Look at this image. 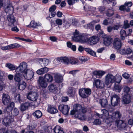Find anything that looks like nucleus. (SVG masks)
Masks as SVG:
<instances>
[{
	"mask_svg": "<svg viewBox=\"0 0 133 133\" xmlns=\"http://www.w3.org/2000/svg\"><path fill=\"white\" fill-rule=\"evenodd\" d=\"M26 86V83H24L23 84H19L18 88L19 90H22L25 89Z\"/></svg>",
	"mask_w": 133,
	"mask_h": 133,
	"instance_id": "de8ad7c7",
	"label": "nucleus"
},
{
	"mask_svg": "<svg viewBox=\"0 0 133 133\" xmlns=\"http://www.w3.org/2000/svg\"><path fill=\"white\" fill-rule=\"evenodd\" d=\"M79 60L82 62H85L88 60L86 58H85V57H83L82 56H79Z\"/></svg>",
	"mask_w": 133,
	"mask_h": 133,
	"instance_id": "8fccbe9b",
	"label": "nucleus"
},
{
	"mask_svg": "<svg viewBox=\"0 0 133 133\" xmlns=\"http://www.w3.org/2000/svg\"><path fill=\"white\" fill-rule=\"evenodd\" d=\"M85 92V93L87 95V97L88 96L90 95L91 93V90L88 88H83Z\"/></svg>",
	"mask_w": 133,
	"mask_h": 133,
	"instance_id": "a18cd8bd",
	"label": "nucleus"
},
{
	"mask_svg": "<svg viewBox=\"0 0 133 133\" xmlns=\"http://www.w3.org/2000/svg\"><path fill=\"white\" fill-rule=\"evenodd\" d=\"M78 71L77 70H73L72 71H70L68 73L69 74H71L74 76L76 74V72Z\"/></svg>",
	"mask_w": 133,
	"mask_h": 133,
	"instance_id": "338daca9",
	"label": "nucleus"
},
{
	"mask_svg": "<svg viewBox=\"0 0 133 133\" xmlns=\"http://www.w3.org/2000/svg\"><path fill=\"white\" fill-rule=\"evenodd\" d=\"M33 115L35 118L39 119L42 117V114L40 110H37L33 113Z\"/></svg>",
	"mask_w": 133,
	"mask_h": 133,
	"instance_id": "c85d7f7f",
	"label": "nucleus"
},
{
	"mask_svg": "<svg viewBox=\"0 0 133 133\" xmlns=\"http://www.w3.org/2000/svg\"><path fill=\"white\" fill-rule=\"evenodd\" d=\"M55 81L58 83H60L62 82V77L60 75L56 74L55 75Z\"/></svg>",
	"mask_w": 133,
	"mask_h": 133,
	"instance_id": "4c0bfd02",
	"label": "nucleus"
},
{
	"mask_svg": "<svg viewBox=\"0 0 133 133\" xmlns=\"http://www.w3.org/2000/svg\"><path fill=\"white\" fill-rule=\"evenodd\" d=\"M99 102L102 107L105 108L107 109H109V108L110 107V106L108 105V101L106 99H100Z\"/></svg>",
	"mask_w": 133,
	"mask_h": 133,
	"instance_id": "4be33fe9",
	"label": "nucleus"
},
{
	"mask_svg": "<svg viewBox=\"0 0 133 133\" xmlns=\"http://www.w3.org/2000/svg\"><path fill=\"white\" fill-rule=\"evenodd\" d=\"M122 87L118 84H115L114 86V90L118 92H120L122 89Z\"/></svg>",
	"mask_w": 133,
	"mask_h": 133,
	"instance_id": "c9c22d12",
	"label": "nucleus"
},
{
	"mask_svg": "<svg viewBox=\"0 0 133 133\" xmlns=\"http://www.w3.org/2000/svg\"><path fill=\"white\" fill-rule=\"evenodd\" d=\"M121 37L122 39L124 40L127 35L126 31L123 29H122L120 31Z\"/></svg>",
	"mask_w": 133,
	"mask_h": 133,
	"instance_id": "e433bc0d",
	"label": "nucleus"
},
{
	"mask_svg": "<svg viewBox=\"0 0 133 133\" xmlns=\"http://www.w3.org/2000/svg\"><path fill=\"white\" fill-rule=\"evenodd\" d=\"M122 116L121 113L119 111H117L113 113L111 116L112 119L114 120H117L120 119Z\"/></svg>",
	"mask_w": 133,
	"mask_h": 133,
	"instance_id": "5701e85b",
	"label": "nucleus"
},
{
	"mask_svg": "<svg viewBox=\"0 0 133 133\" xmlns=\"http://www.w3.org/2000/svg\"><path fill=\"white\" fill-rule=\"evenodd\" d=\"M3 9L6 13L12 14L14 8L12 4L10 3H7L3 6Z\"/></svg>",
	"mask_w": 133,
	"mask_h": 133,
	"instance_id": "0eeeda50",
	"label": "nucleus"
},
{
	"mask_svg": "<svg viewBox=\"0 0 133 133\" xmlns=\"http://www.w3.org/2000/svg\"><path fill=\"white\" fill-rule=\"evenodd\" d=\"M99 40V38L96 36H93L88 38L87 42L91 45H93L97 43Z\"/></svg>",
	"mask_w": 133,
	"mask_h": 133,
	"instance_id": "aec40b11",
	"label": "nucleus"
},
{
	"mask_svg": "<svg viewBox=\"0 0 133 133\" xmlns=\"http://www.w3.org/2000/svg\"><path fill=\"white\" fill-rule=\"evenodd\" d=\"M119 97L116 94L113 95L111 97V103L112 105L114 107L118 105L119 102Z\"/></svg>",
	"mask_w": 133,
	"mask_h": 133,
	"instance_id": "6e6552de",
	"label": "nucleus"
},
{
	"mask_svg": "<svg viewBox=\"0 0 133 133\" xmlns=\"http://www.w3.org/2000/svg\"><path fill=\"white\" fill-rule=\"evenodd\" d=\"M86 109L80 105H76L74 107L73 110L70 111V114L75 115L76 117L80 120H85L86 118L84 114L86 112Z\"/></svg>",
	"mask_w": 133,
	"mask_h": 133,
	"instance_id": "f257e3e1",
	"label": "nucleus"
},
{
	"mask_svg": "<svg viewBox=\"0 0 133 133\" xmlns=\"http://www.w3.org/2000/svg\"><path fill=\"white\" fill-rule=\"evenodd\" d=\"M48 88L49 91L52 92H54L57 89L56 85L53 84L49 85L48 86Z\"/></svg>",
	"mask_w": 133,
	"mask_h": 133,
	"instance_id": "473e14b6",
	"label": "nucleus"
},
{
	"mask_svg": "<svg viewBox=\"0 0 133 133\" xmlns=\"http://www.w3.org/2000/svg\"><path fill=\"white\" fill-rule=\"evenodd\" d=\"M70 63L72 64H76L78 62V61L75 58H71L69 59Z\"/></svg>",
	"mask_w": 133,
	"mask_h": 133,
	"instance_id": "49530a36",
	"label": "nucleus"
},
{
	"mask_svg": "<svg viewBox=\"0 0 133 133\" xmlns=\"http://www.w3.org/2000/svg\"><path fill=\"white\" fill-rule=\"evenodd\" d=\"M13 115L14 116H16L19 113V111L17 109L15 108H14L13 111Z\"/></svg>",
	"mask_w": 133,
	"mask_h": 133,
	"instance_id": "864d4df0",
	"label": "nucleus"
},
{
	"mask_svg": "<svg viewBox=\"0 0 133 133\" xmlns=\"http://www.w3.org/2000/svg\"><path fill=\"white\" fill-rule=\"evenodd\" d=\"M30 106V103L28 102H26L21 104L19 109L22 111H23L27 109Z\"/></svg>",
	"mask_w": 133,
	"mask_h": 133,
	"instance_id": "a878e982",
	"label": "nucleus"
},
{
	"mask_svg": "<svg viewBox=\"0 0 133 133\" xmlns=\"http://www.w3.org/2000/svg\"><path fill=\"white\" fill-rule=\"evenodd\" d=\"M15 99L17 100V101H18L19 102H21V101L20 98V94H17L15 97Z\"/></svg>",
	"mask_w": 133,
	"mask_h": 133,
	"instance_id": "6e6d98bb",
	"label": "nucleus"
},
{
	"mask_svg": "<svg viewBox=\"0 0 133 133\" xmlns=\"http://www.w3.org/2000/svg\"><path fill=\"white\" fill-rule=\"evenodd\" d=\"M94 84L97 88H102L104 86L103 82L99 79H96L94 80Z\"/></svg>",
	"mask_w": 133,
	"mask_h": 133,
	"instance_id": "f3484780",
	"label": "nucleus"
},
{
	"mask_svg": "<svg viewBox=\"0 0 133 133\" xmlns=\"http://www.w3.org/2000/svg\"><path fill=\"white\" fill-rule=\"evenodd\" d=\"M131 96L130 95H124L122 97V102L124 104H128L131 102Z\"/></svg>",
	"mask_w": 133,
	"mask_h": 133,
	"instance_id": "dca6fc26",
	"label": "nucleus"
},
{
	"mask_svg": "<svg viewBox=\"0 0 133 133\" xmlns=\"http://www.w3.org/2000/svg\"><path fill=\"white\" fill-rule=\"evenodd\" d=\"M5 66L11 70H15L16 68L14 65L10 63H6L5 64Z\"/></svg>",
	"mask_w": 133,
	"mask_h": 133,
	"instance_id": "58836bf2",
	"label": "nucleus"
},
{
	"mask_svg": "<svg viewBox=\"0 0 133 133\" xmlns=\"http://www.w3.org/2000/svg\"><path fill=\"white\" fill-rule=\"evenodd\" d=\"M41 23H37L34 21H31L30 24L27 25V27H32L34 28H35L37 26H41Z\"/></svg>",
	"mask_w": 133,
	"mask_h": 133,
	"instance_id": "7c9ffc66",
	"label": "nucleus"
},
{
	"mask_svg": "<svg viewBox=\"0 0 133 133\" xmlns=\"http://www.w3.org/2000/svg\"><path fill=\"white\" fill-rule=\"evenodd\" d=\"M60 127L58 125H57L54 128L53 130L55 133H64L63 130L61 129Z\"/></svg>",
	"mask_w": 133,
	"mask_h": 133,
	"instance_id": "f704fd0d",
	"label": "nucleus"
},
{
	"mask_svg": "<svg viewBox=\"0 0 133 133\" xmlns=\"http://www.w3.org/2000/svg\"><path fill=\"white\" fill-rule=\"evenodd\" d=\"M123 90L124 95H130L129 93L130 90V89L129 87L127 86L125 87Z\"/></svg>",
	"mask_w": 133,
	"mask_h": 133,
	"instance_id": "c03bdc74",
	"label": "nucleus"
},
{
	"mask_svg": "<svg viewBox=\"0 0 133 133\" xmlns=\"http://www.w3.org/2000/svg\"><path fill=\"white\" fill-rule=\"evenodd\" d=\"M52 131V127L51 126L45 127L44 130V133H49Z\"/></svg>",
	"mask_w": 133,
	"mask_h": 133,
	"instance_id": "a19ab883",
	"label": "nucleus"
},
{
	"mask_svg": "<svg viewBox=\"0 0 133 133\" xmlns=\"http://www.w3.org/2000/svg\"><path fill=\"white\" fill-rule=\"evenodd\" d=\"M120 27V25H114L113 27V29L114 30H117Z\"/></svg>",
	"mask_w": 133,
	"mask_h": 133,
	"instance_id": "0e129e2a",
	"label": "nucleus"
},
{
	"mask_svg": "<svg viewBox=\"0 0 133 133\" xmlns=\"http://www.w3.org/2000/svg\"><path fill=\"white\" fill-rule=\"evenodd\" d=\"M70 108V107L67 105H61L58 107L59 110L64 115L68 114Z\"/></svg>",
	"mask_w": 133,
	"mask_h": 133,
	"instance_id": "9b49d317",
	"label": "nucleus"
},
{
	"mask_svg": "<svg viewBox=\"0 0 133 133\" xmlns=\"http://www.w3.org/2000/svg\"><path fill=\"white\" fill-rule=\"evenodd\" d=\"M6 21L9 26L14 25V23L16 22L15 17L12 14H9L6 16Z\"/></svg>",
	"mask_w": 133,
	"mask_h": 133,
	"instance_id": "1a4fd4ad",
	"label": "nucleus"
},
{
	"mask_svg": "<svg viewBox=\"0 0 133 133\" xmlns=\"http://www.w3.org/2000/svg\"><path fill=\"white\" fill-rule=\"evenodd\" d=\"M47 111L51 114H54L58 112V110L54 106L50 105H48Z\"/></svg>",
	"mask_w": 133,
	"mask_h": 133,
	"instance_id": "b1692460",
	"label": "nucleus"
},
{
	"mask_svg": "<svg viewBox=\"0 0 133 133\" xmlns=\"http://www.w3.org/2000/svg\"><path fill=\"white\" fill-rule=\"evenodd\" d=\"M102 112L103 115L106 117H108L109 116V113L107 110L106 109H103L102 110Z\"/></svg>",
	"mask_w": 133,
	"mask_h": 133,
	"instance_id": "09e8293b",
	"label": "nucleus"
},
{
	"mask_svg": "<svg viewBox=\"0 0 133 133\" xmlns=\"http://www.w3.org/2000/svg\"><path fill=\"white\" fill-rule=\"evenodd\" d=\"M68 3L69 5H73L75 3L74 1L73 0H67Z\"/></svg>",
	"mask_w": 133,
	"mask_h": 133,
	"instance_id": "69168bd1",
	"label": "nucleus"
},
{
	"mask_svg": "<svg viewBox=\"0 0 133 133\" xmlns=\"http://www.w3.org/2000/svg\"><path fill=\"white\" fill-rule=\"evenodd\" d=\"M37 61L41 67L46 66L49 63V60L45 58H39Z\"/></svg>",
	"mask_w": 133,
	"mask_h": 133,
	"instance_id": "412c9836",
	"label": "nucleus"
},
{
	"mask_svg": "<svg viewBox=\"0 0 133 133\" xmlns=\"http://www.w3.org/2000/svg\"><path fill=\"white\" fill-rule=\"evenodd\" d=\"M56 23L58 25H61L62 23V21L61 19H58L55 21Z\"/></svg>",
	"mask_w": 133,
	"mask_h": 133,
	"instance_id": "5fc2aeb1",
	"label": "nucleus"
},
{
	"mask_svg": "<svg viewBox=\"0 0 133 133\" xmlns=\"http://www.w3.org/2000/svg\"><path fill=\"white\" fill-rule=\"evenodd\" d=\"M67 94L70 96H73L75 94V92L73 91L71 88H70L67 92Z\"/></svg>",
	"mask_w": 133,
	"mask_h": 133,
	"instance_id": "79ce46f5",
	"label": "nucleus"
},
{
	"mask_svg": "<svg viewBox=\"0 0 133 133\" xmlns=\"http://www.w3.org/2000/svg\"><path fill=\"white\" fill-rule=\"evenodd\" d=\"M50 13L49 15V17L50 18L53 17L55 16L56 15V13L55 12H50Z\"/></svg>",
	"mask_w": 133,
	"mask_h": 133,
	"instance_id": "e2e57ef3",
	"label": "nucleus"
},
{
	"mask_svg": "<svg viewBox=\"0 0 133 133\" xmlns=\"http://www.w3.org/2000/svg\"><path fill=\"white\" fill-rule=\"evenodd\" d=\"M116 123L117 127L120 129L126 131L129 130V128L127 127V124L123 121L118 120L116 121Z\"/></svg>",
	"mask_w": 133,
	"mask_h": 133,
	"instance_id": "39448f33",
	"label": "nucleus"
},
{
	"mask_svg": "<svg viewBox=\"0 0 133 133\" xmlns=\"http://www.w3.org/2000/svg\"><path fill=\"white\" fill-rule=\"evenodd\" d=\"M122 76L125 79H128L129 77V75L127 73H125L122 75Z\"/></svg>",
	"mask_w": 133,
	"mask_h": 133,
	"instance_id": "774afa93",
	"label": "nucleus"
},
{
	"mask_svg": "<svg viewBox=\"0 0 133 133\" xmlns=\"http://www.w3.org/2000/svg\"><path fill=\"white\" fill-rule=\"evenodd\" d=\"M5 85L2 82L0 83V91H2L5 87Z\"/></svg>",
	"mask_w": 133,
	"mask_h": 133,
	"instance_id": "680f3d73",
	"label": "nucleus"
},
{
	"mask_svg": "<svg viewBox=\"0 0 133 133\" xmlns=\"http://www.w3.org/2000/svg\"><path fill=\"white\" fill-rule=\"evenodd\" d=\"M79 93L80 96L82 98H85L87 97V95L83 88L80 89L79 91Z\"/></svg>",
	"mask_w": 133,
	"mask_h": 133,
	"instance_id": "72a5a7b5",
	"label": "nucleus"
},
{
	"mask_svg": "<svg viewBox=\"0 0 133 133\" xmlns=\"http://www.w3.org/2000/svg\"><path fill=\"white\" fill-rule=\"evenodd\" d=\"M28 69L27 64L23 62L20 64L19 66L16 68V71L23 75Z\"/></svg>",
	"mask_w": 133,
	"mask_h": 133,
	"instance_id": "20e7f679",
	"label": "nucleus"
},
{
	"mask_svg": "<svg viewBox=\"0 0 133 133\" xmlns=\"http://www.w3.org/2000/svg\"><path fill=\"white\" fill-rule=\"evenodd\" d=\"M38 96L37 93L33 92H29L27 96V98L33 101H35L37 100Z\"/></svg>",
	"mask_w": 133,
	"mask_h": 133,
	"instance_id": "ddd939ff",
	"label": "nucleus"
},
{
	"mask_svg": "<svg viewBox=\"0 0 133 133\" xmlns=\"http://www.w3.org/2000/svg\"><path fill=\"white\" fill-rule=\"evenodd\" d=\"M19 44L17 43L11 44L5 46H1V49L3 50H6L13 49V48L19 47Z\"/></svg>",
	"mask_w": 133,
	"mask_h": 133,
	"instance_id": "4468645a",
	"label": "nucleus"
},
{
	"mask_svg": "<svg viewBox=\"0 0 133 133\" xmlns=\"http://www.w3.org/2000/svg\"><path fill=\"white\" fill-rule=\"evenodd\" d=\"M38 83L39 87L43 88H46L48 85V83L43 77H39L38 80Z\"/></svg>",
	"mask_w": 133,
	"mask_h": 133,
	"instance_id": "f8f14e48",
	"label": "nucleus"
},
{
	"mask_svg": "<svg viewBox=\"0 0 133 133\" xmlns=\"http://www.w3.org/2000/svg\"><path fill=\"white\" fill-rule=\"evenodd\" d=\"M115 77L112 74H108L105 77V83L107 85L115 82Z\"/></svg>",
	"mask_w": 133,
	"mask_h": 133,
	"instance_id": "423d86ee",
	"label": "nucleus"
},
{
	"mask_svg": "<svg viewBox=\"0 0 133 133\" xmlns=\"http://www.w3.org/2000/svg\"><path fill=\"white\" fill-rule=\"evenodd\" d=\"M22 75L25 79L29 80L31 79L34 76V72L32 71L29 69Z\"/></svg>",
	"mask_w": 133,
	"mask_h": 133,
	"instance_id": "9d476101",
	"label": "nucleus"
},
{
	"mask_svg": "<svg viewBox=\"0 0 133 133\" xmlns=\"http://www.w3.org/2000/svg\"><path fill=\"white\" fill-rule=\"evenodd\" d=\"M124 26L125 28L127 29L129 28L130 26V24L128 23V21H125L124 22Z\"/></svg>",
	"mask_w": 133,
	"mask_h": 133,
	"instance_id": "3c124183",
	"label": "nucleus"
},
{
	"mask_svg": "<svg viewBox=\"0 0 133 133\" xmlns=\"http://www.w3.org/2000/svg\"><path fill=\"white\" fill-rule=\"evenodd\" d=\"M16 73L14 76V79L15 81L19 82L21 81V78L23 76L22 74L17 72L16 71Z\"/></svg>",
	"mask_w": 133,
	"mask_h": 133,
	"instance_id": "bb28decb",
	"label": "nucleus"
},
{
	"mask_svg": "<svg viewBox=\"0 0 133 133\" xmlns=\"http://www.w3.org/2000/svg\"><path fill=\"white\" fill-rule=\"evenodd\" d=\"M132 3L131 2H125V6L128 7H129L132 6Z\"/></svg>",
	"mask_w": 133,
	"mask_h": 133,
	"instance_id": "4d7b16f0",
	"label": "nucleus"
},
{
	"mask_svg": "<svg viewBox=\"0 0 133 133\" xmlns=\"http://www.w3.org/2000/svg\"><path fill=\"white\" fill-rule=\"evenodd\" d=\"M114 48L116 49H119L121 46V43L120 39L118 38H115L113 43Z\"/></svg>",
	"mask_w": 133,
	"mask_h": 133,
	"instance_id": "2eb2a0df",
	"label": "nucleus"
},
{
	"mask_svg": "<svg viewBox=\"0 0 133 133\" xmlns=\"http://www.w3.org/2000/svg\"><path fill=\"white\" fill-rule=\"evenodd\" d=\"M94 22H92L89 24H87L86 26V27L87 29H89L93 30L94 29Z\"/></svg>",
	"mask_w": 133,
	"mask_h": 133,
	"instance_id": "ea45409f",
	"label": "nucleus"
},
{
	"mask_svg": "<svg viewBox=\"0 0 133 133\" xmlns=\"http://www.w3.org/2000/svg\"><path fill=\"white\" fill-rule=\"evenodd\" d=\"M44 79L47 82H51L53 80V77L51 75L48 73L46 74L44 76Z\"/></svg>",
	"mask_w": 133,
	"mask_h": 133,
	"instance_id": "c756f323",
	"label": "nucleus"
},
{
	"mask_svg": "<svg viewBox=\"0 0 133 133\" xmlns=\"http://www.w3.org/2000/svg\"><path fill=\"white\" fill-rule=\"evenodd\" d=\"M104 44L106 46L109 45L111 44L112 40L111 37L110 36H107L104 38Z\"/></svg>",
	"mask_w": 133,
	"mask_h": 133,
	"instance_id": "393cba45",
	"label": "nucleus"
},
{
	"mask_svg": "<svg viewBox=\"0 0 133 133\" xmlns=\"http://www.w3.org/2000/svg\"><path fill=\"white\" fill-rule=\"evenodd\" d=\"M114 77L115 78V81L118 83H120L122 79V76L119 75H116Z\"/></svg>",
	"mask_w": 133,
	"mask_h": 133,
	"instance_id": "37998d69",
	"label": "nucleus"
},
{
	"mask_svg": "<svg viewBox=\"0 0 133 133\" xmlns=\"http://www.w3.org/2000/svg\"><path fill=\"white\" fill-rule=\"evenodd\" d=\"M56 9V6L55 5H53L50 8L49 10L50 12H55Z\"/></svg>",
	"mask_w": 133,
	"mask_h": 133,
	"instance_id": "13d9d810",
	"label": "nucleus"
},
{
	"mask_svg": "<svg viewBox=\"0 0 133 133\" xmlns=\"http://www.w3.org/2000/svg\"><path fill=\"white\" fill-rule=\"evenodd\" d=\"M2 102L5 105H7L6 110L9 109L11 111L14 106V103L11 102L9 97L5 94H3L2 97Z\"/></svg>",
	"mask_w": 133,
	"mask_h": 133,
	"instance_id": "7ed1b4c3",
	"label": "nucleus"
},
{
	"mask_svg": "<svg viewBox=\"0 0 133 133\" xmlns=\"http://www.w3.org/2000/svg\"><path fill=\"white\" fill-rule=\"evenodd\" d=\"M59 61L66 64H68L70 63L69 59L67 57H65L60 58H58L55 59L54 62Z\"/></svg>",
	"mask_w": 133,
	"mask_h": 133,
	"instance_id": "a211bd4d",
	"label": "nucleus"
},
{
	"mask_svg": "<svg viewBox=\"0 0 133 133\" xmlns=\"http://www.w3.org/2000/svg\"><path fill=\"white\" fill-rule=\"evenodd\" d=\"M105 73L104 71H96L93 72L94 74L95 75L98 77H101Z\"/></svg>",
	"mask_w": 133,
	"mask_h": 133,
	"instance_id": "2f4dec72",
	"label": "nucleus"
},
{
	"mask_svg": "<svg viewBox=\"0 0 133 133\" xmlns=\"http://www.w3.org/2000/svg\"><path fill=\"white\" fill-rule=\"evenodd\" d=\"M72 38L74 41L79 42L82 43L87 42L88 41V38L84 34H79V32L77 30H75Z\"/></svg>",
	"mask_w": 133,
	"mask_h": 133,
	"instance_id": "f03ea898",
	"label": "nucleus"
},
{
	"mask_svg": "<svg viewBox=\"0 0 133 133\" xmlns=\"http://www.w3.org/2000/svg\"><path fill=\"white\" fill-rule=\"evenodd\" d=\"M68 97L67 96L63 97L62 98V101L63 102H66L68 100Z\"/></svg>",
	"mask_w": 133,
	"mask_h": 133,
	"instance_id": "bf43d9fd",
	"label": "nucleus"
},
{
	"mask_svg": "<svg viewBox=\"0 0 133 133\" xmlns=\"http://www.w3.org/2000/svg\"><path fill=\"white\" fill-rule=\"evenodd\" d=\"M132 52V50L129 48L123 49L120 50V53L121 54H130Z\"/></svg>",
	"mask_w": 133,
	"mask_h": 133,
	"instance_id": "cd10ccee",
	"label": "nucleus"
},
{
	"mask_svg": "<svg viewBox=\"0 0 133 133\" xmlns=\"http://www.w3.org/2000/svg\"><path fill=\"white\" fill-rule=\"evenodd\" d=\"M101 121L99 119H96L94 121V124L97 125H99L101 124Z\"/></svg>",
	"mask_w": 133,
	"mask_h": 133,
	"instance_id": "603ef678",
	"label": "nucleus"
},
{
	"mask_svg": "<svg viewBox=\"0 0 133 133\" xmlns=\"http://www.w3.org/2000/svg\"><path fill=\"white\" fill-rule=\"evenodd\" d=\"M13 121L12 116L10 115H8L4 119L2 122L3 124L4 123L5 125L7 126Z\"/></svg>",
	"mask_w": 133,
	"mask_h": 133,
	"instance_id": "6ab92c4d",
	"label": "nucleus"
},
{
	"mask_svg": "<svg viewBox=\"0 0 133 133\" xmlns=\"http://www.w3.org/2000/svg\"><path fill=\"white\" fill-rule=\"evenodd\" d=\"M36 73L39 75H41L44 74L43 71V69L42 68L38 70L36 72Z\"/></svg>",
	"mask_w": 133,
	"mask_h": 133,
	"instance_id": "052dcab7",
	"label": "nucleus"
}]
</instances>
